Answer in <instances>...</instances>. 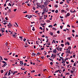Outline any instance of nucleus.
<instances>
[{"label": "nucleus", "mask_w": 78, "mask_h": 78, "mask_svg": "<svg viewBox=\"0 0 78 78\" xmlns=\"http://www.w3.org/2000/svg\"><path fill=\"white\" fill-rule=\"evenodd\" d=\"M32 15H28V17H27V18H29V19H30L31 17H32Z\"/></svg>", "instance_id": "obj_1"}, {"label": "nucleus", "mask_w": 78, "mask_h": 78, "mask_svg": "<svg viewBox=\"0 0 78 78\" xmlns=\"http://www.w3.org/2000/svg\"><path fill=\"white\" fill-rule=\"evenodd\" d=\"M56 48H55V49H54V50L53 51V52H54V53H56Z\"/></svg>", "instance_id": "obj_2"}, {"label": "nucleus", "mask_w": 78, "mask_h": 78, "mask_svg": "<svg viewBox=\"0 0 78 78\" xmlns=\"http://www.w3.org/2000/svg\"><path fill=\"white\" fill-rule=\"evenodd\" d=\"M7 64H8L6 63H5L2 66V67H5V66H7Z\"/></svg>", "instance_id": "obj_3"}, {"label": "nucleus", "mask_w": 78, "mask_h": 78, "mask_svg": "<svg viewBox=\"0 0 78 78\" xmlns=\"http://www.w3.org/2000/svg\"><path fill=\"white\" fill-rule=\"evenodd\" d=\"M49 34H50L51 36H53V34L52 33V32H50Z\"/></svg>", "instance_id": "obj_4"}, {"label": "nucleus", "mask_w": 78, "mask_h": 78, "mask_svg": "<svg viewBox=\"0 0 78 78\" xmlns=\"http://www.w3.org/2000/svg\"><path fill=\"white\" fill-rule=\"evenodd\" d=\"M32 56H36V54L33 52L32 54Z\"/></svg>", "instance_id": "obj_5"}, {"label": "nucleus", "mask_w": 78, "mask_h": 78, "mask_svg": "<svg viewBox=\"0 0 78 78\" xmlns=\"http://www.w3.org/2000/svg\"><path fill=\"white\" fill-rule=\"evenodd\" d=\"M72 69L73 71H75V68L74 67H72Z\"/></svg>", "instance_id": "obj_6"}, {"label": "nucleus", "mask_w": 78, "mask_h": 78, "mask_svg": "<svg viewBox=\"0 0 78 78\" xmlns=\"http://www.w3.org/2000/svg\"><path fill=\"white\" fill-rule=\"evenodd\" d=\"M55 56V57H56V55H54L53 54H52V55L51 57H50V58H51V57H53Z\"/></svg>", "instance_id": "obj_7"}, {"label": "nucleus", "mask_w": 78, "mask_h": 78, "mask_svg": "<svg viewBox=\"0 0 78 78\" xmlns=\"http://www.w3.org/2000/svg\"><path fill=\"white\" fill-rule=\"evenodd\" d=\"M20 64H23V61H20Z\"/></svg>", "instance_id": "obj_8"}, {"label": "nucleus", "mask_w": 78, "mask_h": 78, "mask_svg": "<svg viewBox=\"0 0 78 78\" xmlns=\"http://www.w3.org/2000/svg\"><path fill=\"white\" fill-rule=\"evenodd\" d=\"M43 12H45V11H46V10H45V9H43Z\"/></svg>", "instance_id": "obj_9"}, {"label": "nucleus", "mask_w": 78, "mask_h": 78, "mask_svg": "<svg viewBox=\"0 0 78 78\" xmlns=\"http://www.w3.org/2000/svg\"><path fill=\"white\" fill-rule=\"evenodd\" d=\"M47 22H48V23H49V22H50V20H46Z\"/></svg>", "instance_id": "obj_10"}, {"label": "nucleus", "mask_w": 78, "mask_h": 78, "mask_svg": "<svg viewBox=\"0 0 78 78\" xmlns=\"http://www.w3.org/2000/svg\"><path fill=\"white\" fill-rule=\"evenodd\" d=\"M9 26H11V27H12V24H11V23H9Z\"/></svg>", "instance_id": "obj_11"}, {"label": "nucleus", "mask_w": 78, "mask_h": 78, "mask_svg": "<svg viewBox=\"0 0 78 78\" xmlns=\"http://www.w3.org/2000/svg\"><path fill=\"white\" fill-rule=\"evenodd\" d=\"M31 73H33L34 72H35V70H33L32 71H31Z\"/></svg>", "instance_id": "obj_12"}, {"label": "nucleus", "mask_w": 78, "mask_h": 78, "mask_svg": "<svg viewBox=\"0 0 78 78\" xmlns=\"http://www.w3.org/2000/svg\"><path fill=\"white\" fill-rule=\"evenodd\" d=\"M2 63H3V64H5L6 63V62L4 61H2Z\"/></svg>", "instance_id": "obj_13"}, {"label": "nucleus", "mask_w": 78, "mask_h": 78, "mask_svg": "<svg viewBox=\"0 0 78 78\" xmlns=\"http://www.w3.org/2000/svg\"><path fill=\"white\" fill-rule=\"evenodd\" d=\"M65 12V10H64V9H62L61 10V12Z\"/></svg>", "instance_id": "obj_14"}, {"label": "nucleus", "mask_w": 78, "mask_h": 78, "mask_svg": "<svg viewBox=\"0 0 78 78\" xmlns=\"http://www.w3.org/2000/svg\"><path fill=\"white\" fill-rule=\"evenodd\" d=\"M8 74V76H9V75H11V72H9Z\"/></svg>", "instance_id": "obj_15"}, {"label": "nucleus", "mask_w": 78, "mask_h": 78, "mask_svg": "<svg viewBox=\"0 0 78 78\" xmlns=\"http://www.w3.org/2000/svg\"><path fill=\"white\" fill-rule=\"evenodd\" d=\"M69 50H70L71 49V46H69L68 47Z\"/></svg>", "instance_id": "obj_16"}, {"label": "nucleus", "mask_w": 78, "mask_h": 78, "mask_svg": "<svg viewBox=\"0 0 78 78\" xmlns=\"http://www.w3.org/2000/svg\"><path fill=\"white\" fill-rule=\"evenodd\" d=\"M66 16H70V13H68L67 14H66Z\"/></svg>", "instance_id": "obj_17"}, {"label": "nucleus", "mask_w": 78, "mask_h": 78, "mask_svg": "<svg viewBox=\"0 0 78 78\" xmlns=\"http://www.w3.org/2000/svg\"><path fill=\"white\" fill-rule=\"evenodd\" d=\"M67 52L68 53H70V51L69 50L67 51Z\"/></svg>", "instance_id": "obj_18"}, {"label": "nucleus", "mask_w": 78, "mask_h": 78, "mask_svg": "<svg viewBox=\"0 0 78 78\" xmlns=\"http://www.w3.org/2000/svg\"><path fill=\"white\" fill-rule=\"evenodd\" d=\"M50 64L51 66H53V63L52 62H51L50 63Z\"/></svg>", "instance_id": "obj_19"}, {"label": "nucleus", "mask_w": 78, "mask_h": 78, "mask_svg": "<svg viewBox=\"0 0 78 78\" xmlns=\"http://www.w3.org/2000/svg\"><path fill=\"white\" fill-rule=\"evenodd\" d=\"M1 73H3V70H1Z\"/></svg>", "instance_id": "obj_20"}, {"label": "nucleus", "mask_w": 78, "mask_h": 78, "mask_svg": "<svg viewBox=\"0 0 78 78\" xmlns=\"http://www.w3.org/2000/svg\"><path fill=\"white\" fill-rule=\"evenodd\" d=\"M67 44L68 45H70V43H69V42L68 41L67 42Z\"/></svg>", "instance_id": "obj_21"}, {"label": "nucleus", "mask_w": 78, "mask_h": 78, "mask_svg": "<svg viewBox=\"0 0 78 78\" xmlns=\"http://www.w3.org/2000/svg\"><path fill=\"white\" fill-rule=\"evenodd\" d=\"M55 13H58V10H56L55 11Z\"/></svg>", "instance_id": "obj_22"}, {"label": "nucleus", "mask_w": 78, "mask_h": 78, "mask_svg": "<svg viewBox=\"0 0 78 78\" xmlns=\"http://www.w3.org/2000/svg\"><path fill=\"white\" fill-rule=\"evenodd\" d=\"M61 46H62V47H63L64 46V44H61Z\"/></svg>", "instance_id": "obj_23"}, {"label": "nucleus", "mask_w": 78, "mask_h": 78, "mask_svg": "<svg viewBox=\"0 0 78 78\" xmlns=\"http://www.w3.org/2000/svg\"><path fill=\"white\" fill-rule=\"evenodd\" d=\"M32 30H33V31H35V29H34V27H33V29H32Z\"/></svg>", "instance_id": "obj_24"}, {"label": "nucleus", "mask_w": 78, "mask_h": 78, "mask_svg": "<svg viewBox=\"0 0 78 78\" xmlns=\"http://www.w3.org/2000/svg\"><path fill=\"white\" fill-rule=\"evenodd\" d=\"M60 29H62V27H63V26H60Z\"/></svg>", "instance_id": "obj_25"}, {"label": "nucleus", "mask_w": 78, "mask_h": 78, "mask_svg": "<svg viewBox=\"0 0 78 78\" xmlns=\"http://www.w3.org/2000/svg\"><path fill=\"white\" fill-rule=\"evenodd\" d=\"M4 60H5V61H8V59L6 58H5L4 59Z\"/></svg>", "instance_id": "obj_26"}, {"label": "nucleus", "mask_w": 78, "mask_h": 78, "mask_svg": "<svg viewBox=\"0 0 78 78\" xmlns=\"http://www.w3.org/2000/svg\"><path fill=\"white\" fill-rule=\"evenodd\" d=\"M12 36L14 38H16V36H15V34H13Z\"/></svg>", "instance_id": "obj_27"}, {"label": "nucleus", "mask_w": 78, "mask_h": 78, "mask_svg": "<svg viewBox=\"0 0 78 78\" xmlns=\"http://www.w3.org/2000/svg\"><path fill=\"white\" fill-rule=\"evenodd\" d=\"M66 3H68L69 4L70 3H69V1H68V0H66Z\"/></svg>", "instance_id": "obj_28"}, {"label": "nucleus", "mask_w": 78, "mask_h": 78, "mask_svg": "<svg viewBox=\"0 0 78 78\" xmlns=\"http://www.w3.org/2000/svg\"><path fill=\"white\" fill-rule=\"evenodd\" d=\"M70 41H71V39H70V37H68L67 38Z\"/></svg>", "instance_id": "obj_29"}, {"label": "nucleus", "mask_w": 78, "mask_h": 78, "mask_svg": "<svg viewBox=\"0 0 78 78\" xmlns=\"http://www.w3.org/2000/svg\"><path fill=\"white\" fill-rule=\"evenodd\" d=\"M13 11L14 12H16V11H17V9H14Z\"/></svg>", "instance_id": "obj_30"}, {"label": "nucleus", "mask_w": 78, "mask_h": 78, "mask_svg": "<svg viewBox=\"0 0 78 78\" xmlns=\"http://www.w3.org/2000/svg\"><path fill=\"white\" fill-rule=\"evenodd\" d=\"M37 54H38V56H39V55H41V53H40L39 52H38L37 53Z\"/></svg>", "instance_id": "obj_31"}, {"label": "nucleus", "mask_w": 78, "mask_h": 78, "mask_svg": "<svg viewBox=\"0 0 78 78\" xmlns=\"http://www.w3.org/2000/svg\"><path fill=\"white\" fill-rule=\"evenodd\" d=\"M39 29H40V30H43L42 29V28L41 27H39Z\"/></svg>", "instance_id": "obj_32"}, {"label": "nucleus", "mask_w": 78, "mask_h": 78, "mask_svg": "<svg viewBox=\"0 0 78 78\" xmlns=\"http://www.w3.org/2000/svg\"><path fill=\"white\" fill-rule=\"evenodd\" d=\"M56 25H57V24L56 23H55L54 24L53 26L54 27H55V26H56Z\"/></svg>", "instance_id": "obj_33"}, {"label": "nucleus", "mask_w": 78, "mask_h": 78, "mask_svg": "<svg viewBox=\"0 0 78 78\" xmlns=\"http://www.w3.org/2000/svg\"><path fill=\"white\" fill-rule=\"evenodd\" d=\"M24 47H26V48H27V47H28V46L27 45H24Z\"/></svg>", "instance_id": "obj_34"}, {"label": "nucleus", "mask_w": 78, "mask_h": 78, "mask_svg": "<svg viewBox=\"0 0 78 78\" xmlns=\"http://www.w3.org/2000/svg\"><path fill=\"white\" fill-rule=\"evenodd\" d=\"M53 30H55V31H56V29H55V28L53 27L52 28Z\"/></svg>", "instance_id": "obj_35"}, {"label": "nucleus", "mask_w": 78, "mask_h": 78, "mask_svg": "<svg viewBox=\"0 0 78 78\" xmlns=\"http://www.w3.org/2000/svg\"><path fill=\"white\" fill-rule=\"evenodd\" d=\"M49 59H50V60H52L51 61H52L53 62V60L51 58H49Z\"/></svg>", "instance_id": "obj_36"}, {"label": "nucleus", "mask_w": 78, "mask_h": 78, "mask_svg": "<svg viewBox=\"0 0 78 78\" xmlns=\"http://www.w3.org/2000/svg\"><path fill=\"white\" fill-rule=\"evenodd\" d=\"M55 8H58V5L56 4L55 5Z\"/></svg>", "instance_id": "obj_37"}, {"label": "nucleus", "mask_w": 78, "mask_h": 78, "mask_svg": "<svg viewBox=\"0 0 78 78\" xmlns=\"http://www.w3.org/2000/svg\"><path fill=\"white\" fill-rule=\"evenodd\" d=\"M66 75H70V73H66Z\"/></svg>", "instance_id": "obj_38"}, {"label": "nucleus", "mask_w": 78, "mask_h": 78, "mask_svg": "<svg viewBox=\"0 0 78 78\" xmlns=\"http://www.w3.org/2000/svg\"><path fill=\"white\" fill-rule=\"evenodd\" d=\"M11 12V9H9L8 10V12Z\"/></svg>", "instance_id": "obj_39"}, {"label": "nucleus", "mask_w": 78, "mask_h": 78, "mask_svg": "<svg viewBox=\"0 0 78 78\" xmlns=\"http://www.w3.org/2000/svg\"><path fill=\"white\" fill-rule=\"evenodd\" d=\"M63 3H64V2H60V4H63Z\"/></svg>", "instance_id": "obj_40"}, {"label": "nucleus", "mask_w": 78, "mask_h": 78, "mask_svg": "<svg viewBox=\"0 0 78 78\" xmlns=\"http://www.w3.org/2000/svg\"><path fill=\"white\" fill-rule=\"evenodd\" d=\"M48 39H47V41H46V43H48Z\"/></svg>", "instance_id": "obj_41"}, {"label": "nucleus", "mask_w": 78, "mask_h": 78, "mask_svg": "<svg viewBox=\"0 0 78 78\" xmlns=\"http://www.w3.org/2000/svg\"><path fill=\"white\" fill-rule=\"evenodd\" d=\"M5 19L6 20H8V17L5 18Z\"/></svg>", "instance_id": "obj_42"}, {"label": "nucleus", "mask_w": 78, "mask_h": 78, "mask_svg": "<svg viewBox=\"0 0 78 78\" xmlns=\"http://www.w3.org/2000/svg\"><path fill=\"white\" fill-rule=\"evenodd\" d=\"M33 10H34V11H35V10H36V9H35V7H34L33 8Z\"/></svg>", "instance_id": "obj_43"}, {"label": "nucleus", "mask_w": 78, "mask_h": 78, "mask_svg": "<svg viewBox=\"0 0 78 78\" xmlns=\"http://www.w3.org/2000/svg\"><path fill=\"white\" fill-rule=\"evenodd\" d=\"M27 39L25 38H24V39L23 40V41H24V42H25V41H26Z\"/></svg>", "instance_id": "obj_44"}, {"label": "nucleus", "mask_w": 78, "mask_h": 78, "mask_svg": "<svg viewBox=\"0 0 78 78\" xmlns=\"http://www.w3.org/2000/svg\"><path fill=\"white\" fill-rule=\"evenodd\" d=\"M7 23H7L6 22H5L3 23V24H4V25H6V24H7Z\"/></svg>", "instance_id": "obj_45"}, {"label": "nucleus", "mask_w": 78, "mask_h": 78, "mask_svg": "<svg viewBox=\"0 0 78 78\" xmlns=\"http://www.w3.org/2000/svg\"><path fill=\"white\" fill-rule=\"evenodd\" d=\"M23 14H25L26 13H27V12L26 11V12H23Z\"/></svg>", "instance_id": "obj_46"}, {"label": "nucleus", "mask_w": 78, "mask_h": 78, "mask_svg": "<svg viewBox=\"0 0 78 78\" xmlns=\"http://www.w3.org/2000/svg\"><path fill=\"white\" fill-rule=\"evenodd\" d=\"M57 33H58V34H59L60 33V32H59V30H58L57 32Z\"/></svg>", "instance_id": "obj_47"}, {"label": "nucleus", "mask_w": 78, "mask_h": 78, "mask_svg": "<svg viewBox=\"0 0 78 78\" xmlns=\"http://www.w3.org/2000/svg\"><path fill=\"white\" fill-rule=\"evenodd\" d=\"M0 58H0V60H3V58H2V57L0 56Z\"/></svg>", "instance_id": "obj_48"}, {"label": "nucleus", "mask_w": 78, "mask_h": 78, "mask_svg": "<svg viewBox=\"0 0 78 78\" xmlns=\"http://www.w3.org/2000/svg\"><path fill=\"white\" fill-rule=\"evenodd\" d=\"M56 48H57V50H58V51H59V49L58 48V47H56Z\"/></svg>", "instance_id": "obj_49"}, {"label": "nucleus", "mask_w": 78, "mask_h": 78, "mask_svg": "<svg viewBox=\"0 0 78 78\" xmlns=\"http://www.w3.org/2000/svg\"><path fill=\"white\" fill-rule=\"evenodd\" d=\"M72 31L73 33H75V30H72Z\"/></svg>", "instance_id": "obj_50"}, {"label": "nucleus", "mask_w": 78, "mask_h": 78, "mask_svg": "<svg viewBox=\"0 0 78 78\" xmlns=\"http://www.w3.org/2000/svg\"><path fill=\"white\" fill-rule=\"evenodd\" d=\"M9 5H10V6H11V4L10 3H9V4L8 5L9 6Z\"/></svg>", "instance_id": "obj_51"}, {"label": "nucleus", "mask_w": 78, "mask_h": 78, "mask_svg": "<svg viewBox=\"0 0 78 78\" xmlns=\"http://www.w3.org/2000/svg\"><path fill=\"white\" fill-rule=\"evenodd\" d=\"M53 36V37H56V36H57L56 35H54V36Z\"/></svg>", "instance_id": "obj_52"}, {"label": "nucleus", "mask_w": 78, "mask_h": 78, "mask_svg": "<svg viewBox=\"0 0 78 78\" xmlns=\"http://www.w3.org/2000/svg\"><path fill=\"white\" fill-rule=\"evenodd\" d=\"M51 12H55V10H51Z\"/></svg>", "instance_id": "obj_53"}, {"label": "nucleus", "mask_w": 78, "mask_h": 78, "mask_svg": "<svg viewBox=\"0 0 78 78\" xmlns=\"http://www.w3.org/2000/svg\"><path fill=\"white\" fill-rule=\"evenodd\" d=\"M76 64V63H74V64H73L74 66H76V64Z\"/></svg>", "instance_id": "obj_54"}, {"label": "nucleus", "mask_w": 78, "mask_h": 78, "mask_svg": "<svg viewBox=\"0 0 78 78\" xmlns=\"http://www.w3.org/2000/svg\"><path fill=\"white\" fill-rule=\"evenodd\" d=\"M74 11H73V12H71L72 13V12H76V11H75V10H74Z\"/></svg>", "instance_id": "obj_55"}, {"label": "nucleus", "mask_w": 78, "mask_h": 78, "mask_svg": "<svg viewBox=\"0 0 78 78\" xmlns=\"http://www.w3.org/2000/svg\"><path fill=\"white\" fill-rule=\"evenodd\" d=\"M41 58H42V59H44V56H43V57H41Z\"/></svg>", "instance_id": "obj_56"}, {"label": "nucleus", "mask_w": 78, "mask_h": 78, "mask_svg": "<svg viewBox=\"0 0 78 78\" xmlns=\"http://www.w3.org/2000/svg\"><path fill=\"white\" fill-rule=\"evenodd\" d=\"M71 62H74V61H73V59H72L71 60Z\"/></svg>", "instance_id": "obj_57"}, {"label": "nucleus", "mask_w": 78, "mask_h": 78, "mask_svg": "<svg viewBox=\"0 0 78 78\" xmlns=\"http://www.w3.org/2000/svg\"><path fill=\"white\" fill-rule=\"evenodd\" d=\"M41 50H44V48H41Z\"/></svg>", "instance_id": "obj_58"}, {"label": "nucleus", "mask_w": 78, "mask_h": 78, "mask_svg": "<svg viewBox=\"0 0 78 78\" xmlns=\"http://www.w3.org/2000/svg\"><path fill=\"white\" fill-rule=\"evenodd\" d=\"M7 73H6L5 74H4V75H5V76H7Z\"/></svg>", "instance_id": "obj_59"}, {"label": "nucleus", "mask_w": 78, "mask_h": 78, "mask_svg": "<svg viewBox=\"0 0 78 78\" xmlns=\"http://www.w3.org/2000/svg\"><path fill=\"white\" fill-rule=\"evenodd\" d=\"M60 18H61V19H63V17L62 16H60Z\"/></svg>", "instance_id": "obj_60"}, {"label": "nucleus", "mask_w": 78, "mask_h": 78, "mask_svg": "<svg viewBox=\"0 0 78 78\" xmlns=\"http://www.w3.org/2000/svg\"><path fill=\"white\" fill-rule=\"evenodd\" d=\"M57 72H58V70H57L55 72V73H57Z\"/></svg>", "instance_id": "obj_61"}, {"label": "nucleus", "mask_w": 78, "mask_h": 78, "mask_svg": "<svg viewBox=\"0 0 78 78\" xmlns=\"http://www.w3.org/2000/svg\"><path fill=\"white\" fill-rule=\"evenodd\" d=\"M66 11H69V9H68V8H66Z\"/></svg>", "instance_id": "obj_62"}, {"label": "nucleus", "mask_w": 78, "mask_h": 78, "mask_svg": "<svg viewBox=\"0 0 78 78\" xmlns=\"http://www.w3.org/2000/svg\"><path fill=\"white\" fill-rule=\"evenodd\" d=\"M50 55H47V58H48V57H50Z\"/></svg>", "instance_id": "obj_63"}, {"label": "nucleus", "mask_w": 78, "mask_h": 78, "mask_svg": "<svg viewBox=\"0 0 78 78\" xmlns=\"http://www.w3.org/2000/svg\"><path fill=\"white\" fill-rule=\"evenodd\" d=\"M75 56H76L75 55H73V58H75Z\"/></svg>", "instance_id": "obj_64"}]
</instances>
